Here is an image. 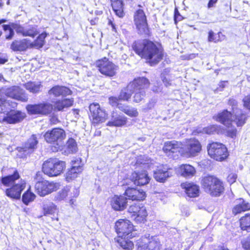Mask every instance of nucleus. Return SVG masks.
Instances as JSON below:
<instances>
[{
    "label": "nucleus",
    "mask_w": 250,
    "mask_h": 250,
    "mask_svg": "<svg viewBox=\"0 0 250 250\" xmlns=\"http://www.w3.org/2000/svg\"><path fill=\"white\" fill-rule=\"evenodd\" d=\"M229 104L232 105L233 118H232V114L227 110H224L219 113L217 116H214L213 118L216 121L228 126L226 131V135L231 138H235L237 134V130L235 127H229V125H231L232 122H233L237 126H241L245 123L247 117L242 113L241 110L237 107V102L235 100H229Z\"/></svg>",
    "instance_id": "obj_1"
},
{
    "label": "nucleus",
    "mask_w": 250,
    "mask_h": 250,
    "mask_svg": "<svg viewBox=\"0 0 250 250\" xmlns=\"http://www.w3.org/2000/svg\"><path fill=\"white\" fill-rule=\"evenodd\" d=\"M133 48L135 52L147 60L151 65L157 63L163 57L162 51L153 42L145 40L135 42Z\"/></svg>",
    "instance_id": "obj_2"
},
{
    "label": "nucleus",
    "mask_w": 250,
    "mask_h": 250,
    "mask_svg": "<svg viewBox=\"0 0 250 250\" xmlns=\"http://www.w3.org/2000/svg\"><path fill=\"white\" fill-rule=\"evenodd\" d=\"M17 104L10 102L0 97V122L8 124H15L21 122L25 117V114L19 110H12Z\"/></svg>",
    "instance_id": "obj_3"
},
{
    "label": "nucleus",
    "mask_w": 250,
    "mask_h": 250,
    "mask_svg": "<svg viewBox=\"0 0 250 250\" xmlns=\"http://www.w3.org/2000/svg\"><path fill=\"white\" fill-rule=\"evenodd\" d=\"M20 178L18 172L16 170L12 175L4 176L1 178V183L4 186L9 187L5 190V195L12 199H20L22 191L25 188V182L24 180H21L16 183V181Z\"/></svg>",
    "instance_id": "obj_4"
},
{
    "label": "nucleus",
    "mask_w": 250,
    "mask_h": 250,
    "mask_svg": "<svg viewBox=\"0 0 250 250\" xmlns=\"http://www.w3.org/2000/svg\"><path fill=\"white\" fill-rule=\"evenodd\" d=\"M149 85V82L147 79L142 77L135 79L127 85V89L135 93L133 101L139 103L146 95V89Z\"/></svg>",
    "instance_id": "obj_5"
},
{
    "label": "nucleus",
    "mask_w": 250,
    "mask_h": 250,
    "mask_svg": "<svg viewBox=\"0 0 250 250\" xmlns=\"http://www.w3.org/2000/svg\"><path fill=\"white\" fill-rule=\"evenodd\" d=\"M202 185L206 192L214 196H219L224 189L222 182L213 176L204 177L202 180Z\"/></svg>",
    "instance_id": "obj_6"
},
{
    "label": "nucleus",
    "mask_w": 250,
    "mask_h": 250,
    "mask_svg": "<svg viewBox=\"0 0 250 250\" xmlns=\"http://www.w3.org/2000/svg\"><path fill=\"white\" fill-rule=\"evenodd\" d=\"M202 185L206 192L214 196H219L224 189L222 182L213 176L204 177L202 180Z\"/></svg>",
    "instance_id": "obj_7"
},
{
    "label": "nucleus",
    "mask_w": 250,
    "mask_h": 250,
    "mask_svg": "<svg viewBox=\"0 0 250 250\" xmlns=\"http://www.w3.org/2000/svg\"><path fill=\"white\" fill-rule=\"evenodd\" d=\"M65 168V163L57 158H50L44 162L42 170L49 176H56L63 172Z\"/></svg>",
    "instance_id": "obj_8"
},
{
    "label": "nucleus",
    "mask_w": 250,
    "mask_h": 250,
    "mask_svg": "<svg viewBox=\"0 0 250 250\" xmlns=\"http://www.w3.org/2000/svg\"><path fill=\"white\" fill-rule=\"evenodd\" d=\"M66 137V134L63 129L55 128L47 131L44 135L45 140L48 143L55 145L53 151H57L62 146V142Z\"/></svg>",
    "instance_id": "obj_9"
},
{
    "label": "nucleus",
    "mask_w": 250,
    "mask_h": 250,
    "mask_svg": "<svg viewBox=\"0 0 250 250\" xmlns=\"http://www.w3.org/2000/svg\"><path fill=\"white\" fill-rule=\"evenodd\" d=\"M202 149L200 142L195 138H190L181 144L180 154L187 158L194 157L198 155Z\"/></svg>",
    "instance_id": "obj_10"
},
{
    "label": "nucleus",
    "mask_w": 250,
    "mask_h": 250,
    "mask_svg": "<svg viewBox=\"0 0 250 250\" xmlns=\"http://www.w3.org/2000/svg\"><path fill=\"white\" fill-rule=\"evenodd\" d=\"M138 250H160L162 245L157 236H151L146 234L137 241Z\"/></svg>",
    "instance_id": "obj_11"
},
{
    "label": "nucleus",
    "mask_w": 250,
    "mask_h": 250,
    "mask_svg": "<svg viewBox=\"0 0 250 250\" xmlns=\"http://www.w3.org/2000/svg\"><path fill=\"white\" fill-rule=\"evenodd\" d=\"M115 228L119 238H132L134 236V227L128 220H118L115 223Z\"/></svg>",
    "instance_id": "obj_12"
},
{
    "label": "nucleus",
    "mask_w": 250,
    "mask_h": 250,
    "mask_svg": "<svg viewBox=\"0 0 250 250\" xmlns=\"http://www.w3.org/2000/svg\"><path fill=\"white\" fill-rule=\"evenodd\" d=\"M208 155L216 161H223L228 156L227 149L225 145L217 142L209 144L208 146Z\"/></svg>",
    "instance_id": "obj_13"
},
{
    "label": "nucleus",
    "mask_w": 250,
    "mask_h": 250,
    "mask_svg": "<svg viewBox=\"0 0 250 250\" xmlns=\"http://www.w3.org/2000/svg\"><path fill=\"white\" fill-rule=\"evenodd\" d=\"M96 66L102 74L109 77L115 76L118 69L117 65L105 57L97 61Z\"/></svg>",
    "instance_id": "obj_14"
},
{
    "label": "nucleus",
    "mask_w": 250,
    "mask_h": 250,
    "mask_svg": "<svg viewBox=\"0 0 250 250\" xmlns=\"http://www.w3.org/2000/svg\"><path fill=\"white\" fill-rule=\"evenodd\" d=\"M60 184L53 182L42 180L37 182L35 185V191L41 196H44L57 190Z\"/></svg>",
    "instance_id": "obj_15"
},
{
    "label": "nucleus",
    "mask_w": 250,
    "mask_h": 250,
    "mask_svg": "<svg viewBox=\"0 0 250 250\" xmlns=\"http://www.w3.org/2000/svg\"><path fill=\"white\" fill-rule=\"evenodd\" d=\"M90 116L92 118V123L98 124L104 122L107 117L105 111L101 108L98 103H92L89 106Z\"/></svg>",
    "instance_id": "obj_16"
},
{
    "label": "nucleus",
    "mask_w": 250,
    "mask_h": 250,
    "mask_svg": "<svg viewBox=\"0 0 250 250\" xmlns=\"http://www.w3.org/2000/svg\"><path fill=\"white\" fill-rule=\"evenodd\" d=\"M134 21L136 28L140 34L146 35L149 34L146 17L143 10L138 9L135 12Z\"/></svg>",
    "instance_id": "obj_17"
},
{
    "label": "nucleus",
    "mask_w": 250,
    "mask_h": 250,
    "mask_svg": "<svg viewBox=\"0 0 250 250\" xmlns=\"http://www.w3.org/2000/svg\"><path fill=\"white\" fill-rule=\"evenodd\" d=\"M4 94L7 97L21 102H25L28 100L26 94L19 86H14L6 89Z\"/></svg>",
    "instance_id": "obj_18"
},
{
    "label": "nucleus",
    "mask_w": 250,
    "mask_h": 250,
    "mask_svg": "<svg viewBox=\"0 0 250 250\" xmlns=\"http://www.w3.org/2000/svg\"><path fill=\"white\" fill-rule=\"evenodd\" d=\"M130 179L134 185L138 186L146 185L150 181V178L146 170L133 172L130 176Z\"/></svg>",
    "instance_id": "obj_19"
},
{
    "label": "nucleus",
    "mask_w": 250,
    "mask_h": 250,
    "mask_svg": "<svg viewBox=\"0 0 250 250\" xmlns=\"http://www.w3.org/2000/svg\"><path fill=\"white\" fill-rule=\"evenodd\" d=\"M125 195L128 199L131 200L141 201L145 199L146 193L141 189L128 188L125 191Z\"/></svg>",
    "instance_id": "obj_20"
},
{
    "label": "nucleus",
    "mask_w": 250,
    "mask_h": 250,
    "mask_svg": "<svg viewBox=\"0 0 250 250\" xmlns=\"http://www.w3.org/2000/svg\"><path fill=\"white\" fill-rule=\"evenodd\" d=\"M174 173L171 168H159L154 172V177L159 182L164 183L169 177L172 176Z\"/></svg>",
    "instance_id": "obj_21"
},
{
    "label": "nucleus",
    "mask_w": 250,
    "mask_h": 250,
    "mask_svg": "<svg viewBox=\"0 0 250 250\" xmlns=\"http://www.w3.org/2000/svg\"><path fill=\"white\" fill-rule=\"evenodd\" d=\"M250 210V204L242 198L235 201V205L232 208V213L234 215Z\"/></svg>",
    "instance_id": "obj_22"
},
{
    "label": "nucleus",
    "mask_w": 250,
    "mask_h": 250,
    "mask_svg": "<svg viewBox=\"0 0 250 250\" xmlns=\"http://www.w3.org/2000/svg\"><path fill=\"white\" fill-rule=\"evenodd\" d=\"M126 198L124 196H114L111 200V206L115 210H123L126 207Z\"/></svg>",
    "instance_id": "obj_23"
},
{
    "label": "nucleus",
    "mask_w": 250,
    "mask_h": 250,
    "mask_svg": "<svg viewBox=\"0 0 250 250\" xmlns=\"http://www.w3.org/2000/svg\"><path fill=\"white\" fill-rule=\"evenodd\" d=\"M181 148V143L174 140L166 142L163 149L166 154L170 155L178 152L180 153Z\"/></svg>",
    "instance_id": "obj_24"
},
{
    "label": "nucleus",
    "mask_w": 250,
    "mask_h": 250,
    "mask_svg": "<svg viewBox=\"0 0 250 250\" xmlns=\"http://www.w3.org/2000/svg\"><path fill=\"white\" fill-rule=\"evenodd\" d=\"M181 186L185 189V192L188 197L194 198L199 195V188L196 185L186 182L181 184Z\"/></svg>",
    "instance_id": "obj_25"
},
{
    "label": "nucleus",
    "mask_w": 250,
    "mask_h": 250,
    "mask_svg": "<svg viewBox=\"0 0 250 250\" xmlns=\"http://www.w3.org/2000/svg\"><path fill=\"white\" fill-rule=\"evenodd\" d=\"M30 47V42L27 39L16 40L11 45V49L14 51H23Z\"/></svg>",
    "instance_id": "obj_26"
},
{
    "label": "nucleus",
    "mask_w": 250,
    "mask_h": 250,
    "mask_svg": "<svg viewBox=\"0 0 250 250\" xmlns=\"http://www.w3.org/2000/svg\"><path fill=\"white\" fill-rule=\"evenodd\" d=\"M78 176V162L76 160L72 161L71 167L66 174V180L70 182L77 178Z\"/></svg>",
    "instance_id": "obj_27"
},
{
    "label": "nucleus",
    "mask_w": 250,
    "mask_h": 250,
    "mask_svg": "<svg viewBox=\"0 0 250 250\" xmlns=\"http://www.w3.org/2000/svg\"><path fill=\"white\" fill-rule=\"evenodd\" d=\"M38 141L35 135H33L27 140L24 146L21 148L24 152L28 153L32 152L37 147Z\"/></svg>",
    "instance_id": "obj_28"
},
{
    "label": "nucleus",
    "mask_w": 250,
    "mask_h": 250,
    "mask_svg": "<svg viewBox=\"0 0 250 250\" xmlns=\"http://www.w3.org/2000/svg\"><path fill=\"white\" fill-rule=\"evenodd\" d=\"M18 33H21L24 36L34 37L38 34L37 29L34 27L24 29L19 25L16 24L13 26Z\"/></svg>",
    "instance_id": "obj_29"
},
{
    "label": "nucleus",
    "mask_w": 250,
    "mask_h": 250,
    "mask_svg": "<svg viewBox=\"0 0 250 250\" xmlns=\"http://www.w3.org/2000/svg\"><path fill=\"white\" fill-rule=\"evenodd\" d=\"M181 175L185 178H191L196 174L195 168L188 164L182 165L180 167Z\"/></svg>",
    "instance_id": "obj_30"
},
{
    "label": "nucleus",
    "mask_w": 250,
    "mask_h": 250,
    "mask_svg": "<svg viewBox=\"0 0 250 250\" xmlns=\"http://www.w3.org/2000/svg\"><path fill=\"white\" fill-rule=\"evenodd\" d=\"M42 209L45 216L54 215L59 212V209L57 206L51 202L44 203Z\"/></svg>",
    "instance_id": "obj_31"
},
{
    "label": "nucleus",
    "mask_w": 250,
    "mask_h": 250,
    "mask_svg": "<svg viewBox=\"0 0 250 250\" xmlns=\"http://www.w3.org/2000/svg\"><path fill=\"white\" fill-rule=\"evenodd\" d=\"M111 6L116 15L120 18L124 16L123 0H110Z\"/></svg>",
    "instance_id": "obj_32"
},
{
    "label": "nucleus",
    "mask_w": 250,
    "mask_h": 250,
    "mask_svg": "<svg viewBox=\"0 0 250 250\" xmlns=\"http://www.w3.org/2000/svg\"><path fill=\"white\" fill-rule=\"evenodd\" d=\"M126 122V117L119 115L116 117L113 116L111 120L108 122L107 125L110 126L120 127L125 125Z\"/></svg>",
    "instance_id": "obj_33"
},
{
    "label": "nucleus",
    "mask_w": 250,
    "mask_h": 250,
    "mask_svg": "<svg viewBox=\"0 0 250 250\" xmlns=\"http://www.w3.org/2000/svg\"><path fill=\"white\" fill-rule=\"evenodd\" d=\"M49 94H53L55 96L60 95L65 96L71 93L70 90L64 86H56L50 90Z\"/></svg>",
    "instance_id": "obj_34"
},
{
    "label": "nucleus",
    "mask_w": 250,
    "mask_h": 250,
    "mask_svg": "<svg viewBox=\"0 0 250 250\" xmlns=\"http://www.w3.org/2000/svg\"><path fill=\"white\" fill-rule=\"evenodd\" d=\"M129 238H119L117 240L120 246L125 250H131L134 248L133 242L129 240Z\"/></svg>",
    "instance_id": "obj_35"
},
{
    "label": "nucleus",
    "mask_w": 250,
    "mask_h": 250,
    "mask_svg": "<svg viewBox=\"0 0 250 250\" xmlns=\"http://www.w3.org/2000/svg\"><path fill=\"white\" fill-rule=\"evenodd\" d=\"M219 127L217 125H210L204 128H199L196 130L197 133L212 134L217 132Z\"/></svg>",
    "instance_id": "obj_36"
},
{
    "label": "nucleus",
    "mask_w": 250,
    "mask_h": 250,
    "mask_svg": "<svg viewBox=\"0 0 250 250\" xmlns=\"http://www.w3.org/2000/svg\"><path fill=\"white\" fill-rule=\"evenodd\" d=\"M147 216V212L146 207L144 206H141L140 212L134 217V220L138 223H143L146 220Z\"/></svg>",
    "instance_id": "obj_37"
},
{
    "label": "nucleus",
    "mask_w": 250,
    "mask_h": 250,
    "mask_svg": "<svg viewBox=\"0 0 250 250\" xmlns=\"http://www.w3.org/2000/svg\"><path fill=\"white\" fill-rule=\"evenodd\" d=\"M241 229L250 232V214H247L240 219Z\"/></svg>",
    "instance_id": "obj_38"
},
{
    "label": "nucleus",
    "mask_w": 250,
    "mask_h": 250,
    "mask_svg": "<svg viewBox=\"0 0 250 250\" xmlns=\"http://www.w3.org/2000/svg\"><path fill=\"white\" fill-rule=\"evenodd\" d=\"M25 88L32 93L38 92L41 87L40 82H28L24 84Z\"/></svg>",
    "instance_id": "obj_39"
},
{
    "label": "nucleus",
    "mask_w": 250,
    "mask_h": 250,
    "mask_svg": "<svg viewBox=\"0 0 250 250\" xmlns=\"http://www.w3.org/2000/svg\"><path fill=\"white\" fill-rule=\"evenodd\" d=\"M77 144L75 140L69 138L66 143V150L65 152L67 154L73 153L77 151Z\"/></svg>",
    "instance_id": "obj_40"
},
{
    "label": "nucleus",
    "mask_w": 250,
    "mask_h": 250,
    "mask_svg": "<svg viewBox=\"0 0 250 250\" xmlns=\"http://www.w3.org/2000/svg\"><path fill=\"white\" fill-rule=\"evenodd\" d=\"M119 108L131 117H136L138 116V112L135 108L128 106H119Z\"/></svg>",
    "instance_id": "obj_41"
},
{
    "label": "nucleus",
    "mask_w": 250,
    "mask_h": 250,
    "mask_svg": "<svg viewBox=\"0 0 250 250\" xmlns=\"http://www.w3.org/2000/svg\"><path fill=\"white\" fill-rule=\"evenodd\" d=\"M47 36L45 32L40 34L37 40L30 43V47L41 48L44 44V39Z\"/></svg>",
    "instance_id": "obj_42"
},
{
    "label": "nucleus",
    "mask_w": 250,
    "mask_h": 250,
    "mask_svg": "<svg viewBox=\"0 0 250 250\" xmlns=\"http://www.w3.org/2000/svg\"><path fill=\"white\" fill-rule=\"evenodd\" d=\"M73 101L69 99H64L59 101L55 104V108L58 110H62L64 107H67L72 105Z\"/></svg>",
    "instance_id": "obj_43"
},
{
    "label": "nucleus",
    "mask_w": 250,
    "mask_h": 250,
    "mask_svg": "<svg viewBox=\"0 0 250 250\" xmlns=\"http://www.w3.org/2000/svg\"><path fill=\"white\" fill-rule=\"evenodd\" d=\"M36 195L28 189L22 195V200L24 204L27 205L30 202L33 201Z\"/></svg>",
    "instance_id": "obj_44"
},
{
    "label": "nucleus",
    "mask_w": 250,
    "mask_h": 250,
    "mask_svg": "<svg viewBox=\"0 0 250 250\" xmlns=\"http://www.w3.org/2000/svg\"><path fill=\"white\" fill-rule=\"evenodd\" d=\"M141 206L143 205L141 204H134L129 207L128 211L130 213L131 217L133 220L134 217L137 216V214L140 212Z\"/></svg>",
    "instance_id": "obj_45"
},
{
    "label": "nucleus",
    "mask_w": 250,
    "mask_h": 250,
    "mask_svg": "<svg viewBox=\"0 0 250 250\" xmlns=\"http://www.w3.org/2000/svg\"><path fill=\"white\" fill-rule=\"evenodd\" d=\"M132 93L133 91L128 90L127 86L126 88L123 89L121 91L119 99L121 100L128 101L130 98Z\"/></svg>",
    "instance_id": "obj_46"
},
{
    "label": "nucleus",
    "mask_w": 250,
    "mask_h": 250,
    "mask_svg": "<svg viewBox=\"0 0 250 250\" xmlns=\"http://www.w3.org/2000/svg\"><path fill=\"white\" fill-rule=\"evenodd\" d=\"M41 106L39 104L28 105L26 109L29 113L31 114H41Z\"/></svg>",
    "instance_id": "obj_47"
},
{
    "label": "nucleus",
    "mask_w": 250,
    "mask_h": 250,
    "mask_svg": "<svg viewBox=\"0 0 250 250\" xmlns=\"http://www.w3.org/2000/svg\"><path fill=\"white\" fill-rule=\"evenodd\" d=\"M40 106H41V114H47L50 113L52 109V105L48 103H44L40 104Z\"/></svg>",
    "instance_id": "obj_48"
},
{
    "label": "nucleus",
    "mask_w": 250,
    "mask_h": 250,
    "mask_svg": "<svg viewBox=\"0 0 250 250\" xmlns=\"http://www.w3.org/2000/svg\"><path fill=\"white\" fill-rule=\"evenodd\" d=\"M221 33H219L218 34H215L212 31H209L208 32V41L209 42H217L220 41V35Z\"/></svg>",
    "instance_id": "obj_49"
},
{
    "label": "nucleus",
    "mask_w": 250,
    "mask_h": 250,
    "mask_svg": "<svg viewBox=\"0 0 250 250\" xmlns=\"http://www.w3.org/2000/svg\"><path fill=\"white\" fill-rule=\"evenodd\" d=\"M68 195V191L66 189H63L59 192L55 196V199L58 201H61L64 199Z\"/></svg>",
    "instance_id": "obj_50"
},
{
    "label": "nucleus",
    "mask_w": 250,
    "mask_h": 250,
    "mask_svg": "<svg viewBox=\"0 0 250 250\" xmlns=\"http://www.w3.org/2000/svg\"><path fill=\"white\" fill-rule=\"evenodd\" d=\"M3 30L5 31H8L9 35L6 36V39L7 40H10L14 36V33L12 29L8 25H3L2 26Z\"/></svg>",
    "instance_id": "obj_51"
},
{
    "label": "nucleus",
    "mask_w": 250,
    "mask_h": 250,
    "mask_svg": "<svg viewBox=\"0 0 250 250\" xmlns=\"http://www.w3.org/2000/svg\"><path fill=\"white\" fill-rule=\"evenodd\" d=\"M243 248L246 250H250V237H248L241 241Z\"/></svg>",
    "instance_id": "obj_52"
},
{
    "label": "nucleus",
    "mask_w": 250,
    "mask_h": 250,
    "mask_svg": "<svg viewBox=\"0 0 250 250\" xmlns=\"http://www.w3.org/2000/svg\"><path fill=\"white\" fill-rule=\"evenodd\" d=\"M155 105V102L153 101H149L146 105V107H144L143 111L145 112H147L149 110L151 109Z\"/></svg>",
    "instance_id": "obj_53"
},
{
    "label": "nucleus",
    "mask_w": 250,
    "mask_h": 250,
    "mask_svg": "<svg viewBox=\"0 0 250 250\" xmlns=\"http://www.w3.org/2000/svg\"><path fill=\"white\" fill-rule=\"evenodd\" d=\"M119 100H120L119 97L117 98L115 97H111L109 98V103L112 106H116L118 105L119 106H120V105L118 104Z\"/></svg>",
    "instance_id": "obj_54"
},
{
    "label": "nucleus",
    "mask_w": 250,
    "mask_h": 250,
    "mask_svg": "<svg viewBox=\"0 0 250 250\" xmlns=\"http://www.w3.org/2000/svg\"><path fill=\"white\" fill-rule=\"evenodd\" d=\"M237 178V175L235 173H231L228 176V181L230 183H233Z\"/></svg>",
    "instance_id": "obj_55"
},
{
    "label": "nucleus",
    "mask_w": 250,
    "mask_h": 250,
    "mask_svg": "<svg viewBox=\"0 0 250 250\" xmlns=\"http://www.w3.org/2000/svg\"><path fill=\"white\" fill-rule=\"evenodd\" d=\"M244 105L248 109H250V95L245 97L243 99Z\"/></svg>",
    "instance_id": "obj_56"
},
{
    "label": "nucleus",
    "mask_w": 250,
    "mask_h": 250,
    "mask_svg": "<svg viewBox=\"0 0 250 250\" xmlns=\"http://www.w3.org/2000/svg\"><path fill=\"white\" fill-rule=\"evenodd\" d=\"M227 81H223L220 83L219 84V87H218L216 90L215 91L216 92H218L219 91H221L223 90V89L226 86V84L227 83Z\"/></svg>",
    "instance_id": "obj_57"
},
{
    "label": "nucleus",
    "mask_w": 250,
    "mask_h": 250,
    "mask_svg": "<svg viewBox=\"0 0 250 250\" xmlns=\"http://www.w3.org/2000/svg\"><path fill=\"white\" fill-rule=\"evenodd\" d=\"M144 158L145 156H141L137 160V163L143 164V165L145 166L144 167H145L146 165L148 164L147 162L148 161V160H146L145 161H144Z\"/></svg>",
    "instance_id": "obj_58"
},
{
    "label": "nucleus",
    "mask_w": 250,
    "mask_h": 250,
    "mask_svg": "<svg viewBox=\"0 0 250 250\" xmlns=\"http://www.w3.org/2000/svg\"><path fill=\"white\" fill-rule=\"evenodd\" d=\"M182 19V16L180 15L179 12L175 10V15H174V20L176 22L177 21H180Z\"/></svg>",
    "instance_id": "obj_59"
},
{
    "label": "nucleus",
    "mask_w": 250,
    "mask_h": 250,
    "mask_svg": "<svg viewBox=\"0 0 250 250\" xmlns=\"http://www.w3.org/2000/svg\"><path fill=\"white\" fill-rule=\"evenodd\" d=\"M162 81L163 83H164L165 85L166 86H168L170 85H171V83L170 81L168 80L167 79L166 77H162Z\"/></svg>",
    "instance_id": "obj_60"
},
{
    "label": "nucleus",
    "mask_w": 250,
    "mask_h": 250,
    "mask_svg": "<svg viewBox=\"0 0 250 250\" xmlns=\"http://www.w3.org/2000/svg\"><path fill=\"white\" fill-rule=\"evenodd\" d=\"M152 90L155 92H159L161 91L162 89H161V86H154L152 88Z\"/></svg>",
    "instance_id": "obj_61"
},
{
    "label": "nucleus",
    "mask_w": 250,
    "mask_h": 250,
    "mask_svg": "<svg viewBox=\"0 0 250 250\" xmlns=\"http://www.w3.org/2000/svg\"><path fill=\"white\" fill-rule=\"evenodd\" d=\"M217 0H210L208 3V7L210 8L213 6V4L217 2Z\"/></svg>",
    "instance_id": "obj_62"
},
{
    "label": "nucleus",
    "mask_w": 250,
    "mask_h": 250,
    "mask_svg": "<svg viewBox=\"0 0 250 250\" xmlns=\"http://www.w3.org/2000/svg\"><path fill=\"white\" fill-rule=\"evenodd\" d=\"M6 62V60L2 58H0V64H3Z\"/></svg>",
    "instance_id": "obj_63"
},
{
    "label": "nucleus",
    "mask_w": 250,
    "mask_h": 250,
    "mask_svg": "<svg viewBox=\"0 0 250 250\" xmlns=\"http://www.w3.org/2000/svg\"><path fill=\"white\" fill-rule=\"evenodd\" d=\"M109 23L110 24H111V25L112 26V28H113V30H115V25H114V24L112 22V21H110L109 22Z\"/></svg>",
    "instance_id": "obj_64"
}]
</instances>
